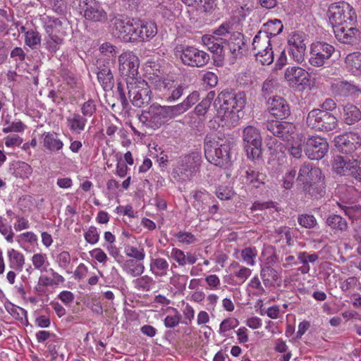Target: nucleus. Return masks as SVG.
I'll list each match as a JSON object with an SVG mask.
<instances>
[{
  "label": "nucleus",
  "mask_w": 361,
  "mask_h": 361,
  "mask_svg": "<svg viewBox=\"0 0 361 361\" xmlns=\"http://www.w3.org/2000/svg\"><path fill=\"white\" fill-rule=\"evenodd\" d=\"M31 262L34 268L39 270L41 273L47 271L49 262L47 254L42 252L35 253L32 256Z\"/></svg>",
  "instance_id": "obj_47"
},
{
  "label": "nucleus",
  "mask_w": 361,
  "mask_h": 361,
  "mask_svg": "<svg viewBox=\"0 0 361 361\" xmlns=\"http://www.w3.org/2000/svg\"><path fill=\"white\" fill-rule=\"evenodd\" d=\"M4 307L7 312L10 314L16 319L21 321L23 322V319H25V320L27 322V312L25 309L18 307L10 302H6L4 304Z\"/></svg>",
  "instance_id": "obj_48"
},
{
  "label": "nucleus",
  "mask_w": 361,
  "mask_h": 361,
  "mask_svg": "<svg viewBox=\"0 0 361 361\" xmlns=\"http://www.w3.org/2000/svg\"><path fill=\"white\" fill-rule=\"evenodd\" d=\"M37 236L32 231L24 232L16 237V241L18 244L22 245L25 243H28L31 245H37Z\"/></svg>",
  "instance_id": "obj_61"
},
{
  "label": "nucleus",
  "mask_w": 361,
  "mask_h": 361,
  "mask_svg": "<svg viewBox=\"0 0 361 361\" xmlns=\"http://www.w3.org/2000/svg\"><path fill=\"white\" fill-rule=\"evenodd\" d=\"M97 110L96 102L94 99H88L81 106V113L83 116L91 117Z\"/></svg>",
  "instance_id": "obj_63"
},
{
  "label": "nucleus",
  "mask_w": 361,
  "mask_h": 361,
  "mask_svg": "<svg viewBox=\"0 0 361 361\" xmlns=\"http://www.w3.org/2000/svg\"><path fill=\"white\" fill-rule=\"evenodd\" d=\"M193 198L192 206L200 213L205 212L207 207H209V204L212 199L211 195L205 190L195 191Z\"/></svg>",
  "instance_id": "obj_33"
},
{
  "label": "nucleus",
  "mask_w": 361,
  "mask_h": 361,
  "mask_svg": "<svg viewBox=\"0 0 361 361\" xmlns=\"http://www.w3.org/2000/svg\"><path fill=\"white\" fill-rule=\"evenodd\" d=\"M203 44L213 54L221 56L223 53L224 40L221 39V36L213 32L212 35H204L202 37Z\"/></svg>",
  "instance_id": "obj_31"
},
{
  "label": "nucleus",
  "mask_w": 361,
  "mask_h": 361,
  "mask_svg": "<svg viewBox=\"0 0 361 361\" xmlns=\"http://www.w3.org/2000/svg\"><path fill=\"white\" fill-rule=\"evenodd\" d=\"M268 109L276 118H286L290 114L287 102L282 97H273L268 100Z\"/></svg>",
  "instance_id": "obj_25"
},
{
  "label": "nucleus",
  "mask_w": 361,
  "mask_h": 361,
  "mask_svg": "<svg viewBox=\"0 0 361 361\" xmlns=\"http://www.w3.org/2000/svg\"><path fill=\"white\" fill-rule=\"evenodd\" d=\"M336 146L342 153L353 152L361 145V140L357 133H349L335 139Z\"/></svg>",
  "instance_id": "obj_21"
},
{
  "label": "nucleus",
  "mask_w": 361,
  "mask_h": 361,
  "mask_svg": "<svg viewBox=\"0 0 361 361\" xmlns=\"http://www.w3.org/2000/svg\"><path fill=\"white\" fill-rule=\"evenodd\" d=\"M252 49L257 61L262 65H270L274 61V51L271 44V39L264 32H259L252 40Z\"/></svg>",
  "instance_id": "obj_10"
},
{
  "label": "nucleus",
  "mask_w": 361,
  "mask_h": 361,
  "mask_svg": "<svg viewBox=\"0 0 361 361\" xmlns=\"http://www.w3.org/2000/svg\"><path fill=\"white\" fill-rule=\"evenodd\" d=\"M267 175L259 169L248 167L242 175L243 183L258 188L265 183Z\"/></svg>",
  "instance_id": "obj_24"
},
{
  "label": "nucleus",
  "mask_w": 361,
  "mask_h": 361,
  "mask_svg": "<svg viewBox=\"0 0 361 361\" xmlns=\"http://www.w3.org/2000/svg\"><path fill=\"white\" fill-rule=\"evenodd\" d=\"M214 33L221 36V39L226 44L233 55L237 56L242 53L244 46L243 35L233 30V25L229 23H222L214 30Z\"/></svg>",
  "instance_id": "obj_9"
},
{
  "label": "nucleus",
  "mask_w": 361,
  "mask_h": 361,
  "mask_svg": "<svg viewBox=\"0 0 361 361\" xmlns=\"http://www.w3.org/2000/svg\"><path fill=\"white\" fill-rule=\"evenodd\" d=\"M43 146L51 152H59L63 147V142L54 132H45L42 134Z\"/></svg>",
  "instance_id": "obj_32"
},
{
  "label": "nucleus",
  "mask_w": 361,
  "mask_h": 361,
  "mask_svg": "<svg viewBox=\"0 0 361 361\" xmlns=\"http://www.w3.org/2000/svg\"><path fill=\"white\" fill-rule=\"evenodd\" d=\"M139 121L147 128L157 130L167 122L162 106L154 103L142 111Z\"/></svg>",
  "instance_id": "obj_11"
},
{
  "label": "nucleus",
  "mask_w": 361,
  "mask_h": 361,
  "mask_svg": "<svg viewBox=\"0 0 361 361\" xmlns=\"http://www.w3.org/2000/svg\"><path fill=\"white\" fill-rule=\"evenodd\" d=\"M304 41V34L293 32L288 40L289 48L306 51V44Z\"/></svg>",
  "instance_id": "obj_52"
},
{
  "label": "nucleus",
  "mask_w": 361,
  "mask_h": 361,
  "mask_svg": "<svg viewBox=\"0 0 361 361\" xmlns=\"http://www.w3.org/2000/svg\"><path fill=\"white\" fill-rule=\"evenodd\" d=\"M246 104L243 92L235 94L228 92H221L214 102L217 116L224 122L222 125L227 126H235L240 118L238 113Z\"/></svg>",
  "instance_id": "obj_1"
},
{
  "label": "nucleus",
  "mask_w": 361,
  "mask_h": 361,
  "mask_svg": "<svg viewBox=\"0 0 361 361\" xmlns=\"http://www.w3.org/2000/svg\"><path fill=\"white\" fill-rule=\"evenodd\" d=\"M230 267L233 269V273L230 275L233 280V285L243 284L251 276L252 271L245 266H241L238 262H233L231 264Z\"/></svg>",
  "instance_id": "obj_27"
},
{
  "label": "nucleus",
  "mask_w": 361,
  "mask_h": 361,
  "mask_svg": "<svg viewBox=\"0 0 361 361\" xmlns=\"http://www.w3.org/2000/svg\"><path fill=\"white\" fill-rule=\"evenodd\" d=\"M149 271L156 277H164L169 271V263L162 257H152L149 263Z\"/></svg>",
  "instance_id": "obj_30"
},
{
  "label": "nucleus",
  "mask_w": 361,
  "mask_h": 361,
  "mask_svg": "<svg viewBox=\"0 0 361 361\" xmlns=\"http://www.w3.org/2000/svg\"><path fill=\"white\" fill-rule=\"evenodd\" d=\"M134 42H149L157 34V27L154 22L151 20H136Z\"/></svg>",
  "instance_id": "obj_19"
},
{
  "label": "nucleus",
  "mask_w": 361,
  "mask_h": 361,
  "mask_svg": "<svg viewBox=\"0 0 361 361\" xmlns=\"http://www.w3.org/2000/svg\"><path fill=\"white\" fill-rule=\"evenodd\" d=\"M128 97L133 106L142 107L149 104L152 91L148 83L141 78L126 82Z\"/></svg>",
  "instance_id": "obj_6"
},
{
  "label": "nucleus",
  "mask_w": 361,
  "mask_h": 361,
  "mask_svg": "<svg viewBox=\"0 0 361 361\" xmlns=\"http://www.w3.org/2000/svg\"><path fill=\"white\" fill-rule=\"evenodd\" d=\"M133 288L138 292H149L155 288V280L148 275L138 276L132 281Z\"/></svg>",
  "instance_id": "obj_34"
},
{
  "label": "nucleus",
  "mask_w": 361,
  "mask_h": 361,
  "mask_svg": "<svg viewBox=\"0 0 361 361\" xmlns=\"http://www.w3.org/2000/svg\"><path fill=\"white\" fill-rule=\"evenodd\" d=\"M188 276L187 275L174 274L169 280V283L178 290L185 289Z\"/></svg>",
  "instance_id": "obj_55"
},
{
  "label": "nucleus",
  "mask_w": 361,
  "mask_h": 361,
  "mask_svg": "<svg viewBox=\"0 0 361 361\" xmlns=\"http://www.w3.org/2000/svg\"><path fill=\"white\" fill-rule=\"evenodd\" d=\"M149 82L159 95L168 102L177 101L183 94L185 86L174 80L159 75L150 76Z\"/></svg>",
  "instance_id": "obj_3"
},
{
  "label": "nucleus",
  "mask_w": 361,
  "mask_h": 361,
  "mask_svg": "<svg viewBox=\"0 0 361 361\" xmlns=\"http://www.w3.org/2000/svg\"><path fill=\"white\" fill-rule=\"evenodd\" d=\"M42 20L47 35H67L68 24L61 19L46 16Z\"/></svg>",
  "instance_id": "obj_22"
},
{
  "label": "nucleus",
  "mask_w": 361,
  "mask_h": 361,
  "mask_svg": "<svg viewBox=\"0 0 361 361\" xmlns=\"http://www.w3.org/2000/svg\"><path fill=\"white\" fill-rule=\"evenodd\" d=\"M302 135H298L290 142H288L286 149L291 156L299 159L302 155Z\"/></svg>",
  "instance_id": "obj_44"
},
{
  "label": "nucleus",
  "mask_w": 361,
  "mask_h": 361,
  "mask_svg": "<svg viewBox=\"0 0 361 361\" xmlns=\"http://www.w3.org/2000/svg\"><path fill=\"white\" fill-rule=\"evenodd\" d=\"M138 261L127 259L123 262V269L128 275L136 277L142 275L145 270V265Z\"/></svg>",
  "instance_id": "obj_39"
},
{
  "label": "nucleus",
  "mask_w": 361,
  "mask_h": 361,
  "mask_svg": "<svg viewBox=\"0 0 361 361\" xmlns=\"http://www.w3.org/2000/svg\"><path fill=\"white\" fill-rule=\"evenodd\" d=\"M15 173L16 176L21 178H27L32 173V169L30 165L25 162H19L15 170Z\"/></svg>",
  "instance_id": "obj_60"
},
{
  "label": "nucleus",
  "mask_w": 361,
  "mask_h": 361,
  "mask_svg": "<svg viewBox=\"0 0 361 361\" xmlns=\"http://www.w3.org/2000/svg\"><path fill=\"white\" fill-rule=\"evenodd\" d=\"M202 157L198 152H192L180 159L173 170V176L180 182L190 180L200 171Z\"/></svg>",
  "instance_id": "obj_4"
},
{
  "label": "nucleus",
  "mask_w": 361,
  "mask_h": 361,
  "mask_svg": "<svg viewBox=\"0 0 361 361\" xmlns=\"http://www.w3.org/2000/svg\"><path fill=\"white\" fill-rule=\"evenodd\" d=\"M239 324V322L237 319L233 317H228L224 319L220 325L219 333L223 336L225 335V333L236 328Z\"/></svg>",
  "instance_id": "obj_58"
},
{
  "label": "nucleus",
  "mask_w": 361,
  "mask_h": 361,
  "mask_svg": "<svg viewBox=\"0 0 361 361\" xmlns=\"http://www.w3.org/2000/svg\"><path fill=\"white\" fill-rule=\"evenodd\" d=\"M267 130L283 140L290 142L300 133H296L295 126L286 121H272L266 124Z\"/></svg>",
  "instance_id": "obj_16"
},
{
  "label": "nucleus",
  "mask_w": 361,
  "mask_h": 361,
  "mask_svg": "<svg viewBox=\"0 0 361 361\" xmlns=\"http://www.w3.org/2000/svg\"><path fill=\"white\" fill-rule=\"evenodd\" d=\"M329 149L326 140L319 136H312L306 141L305 152L312 160H319L324 157Z\"/></svg>",
  "instance_id": "obj_17"
},
{
  "label": "nucleus",
  "mask_w": 361,
  "mask_h": 361,
  "mask_svg": "<svg viewBox=\"0 0 361 361\" xmlns=\"http://www.w3.org/2000/svg\"><path fill=\"white\" fill-rule=\"evenodd\" d=\"M240 253L242 261L248 266L255 265V259L257 256V250L255 247H246L242 250H236L235 255Z\"/></svg>",
  "instance_id": "obj_46"
},
{
  "label": "nucleus",
  "mask_w": 361,
  "mask_h": 361,
  "mask_svg": "<svg viewBox=\"0 0 361 361\" xmlns=\"http://www.w3.org/2000/svg\"><path fill=\"white\" fill-rule=\"evenodd\" d=\"M233 145V142L228 139L207 135L204 139L205 156L214 165L224 166L231 161L230 151Z\"/></svg>",
  "instance_id": "obj_2"
},
{
  "label": "nucleus",
  "mask_w": 361,
  "mask_h": 361,
  "mask_svg": "<svg viewBox=\"0 0 361 361\" xmlns=\"http://www.w3.org/2000/svg\"><path fill=\"white\" fill-rule=\"evenodd\" d=\"M55 262L58 267L66 271L67 274L73 273L71 264V257L68 251H62L56 255Z\"/></svg>",
  "instance_id": "obj_42"
},
{
  "label": "nucleus",
  "mask_w": 361,
  "mask_h": 361,
  "mask_svg": "<svg viewBox=\"0 0 361 361\" xmlns=\"http://www.w3.org/2000/svg\"><path fill=\"white\" fill-rule=\"evenodd\" d=\"M99 231L94 226H90L84 233V238L87 243L95 245L99 240Z\"/></svg>",
  "instance_id": "obj_62"
},
{
  "label": "nucleus",
  "mask_w": 361,
  "mask_h": 361,
  "mask_svg": "<svg viewBox=\"0 0 361 361\" xmlns=\"http://www.w3.org/2000/svg\"><path fill=\"white\" fill-rule=\"evenodd\" d=\"M79 6L81 13L87 20L102 23L107 20L106 12L96 0H79Z\"/></svg>",
  "instance_id": "obj_14"
},
{
  "label": "nucleus",
  "mask_w": 361,
  "mask_h": 361,
  "mask_svg": "<svg viewBox=\"0 0 361 361\" xmlns=\"http://www.w3.org/2000/svg\"><path fill=\"white\" fill-rule=\"evenodd\" d=\"M118 71L122 76L126 77V82L132 79H138L140 61L132 51H125L118 56Z\"/></svg>",
  "instance_id": "obj_13"
},
{
  "label": "nucleus",
  "mask_w": 361,
  "mask_h": 361,
  "mask_svg": "<svg viewBox=\"0 0 361 361\" xmlns=\"http://www.w3.org/2000/svg\"><path fill=\"white\" fill-rule=\"evenodd\" d=\"M260 277L265 287L280 285L281 277L279 271L270 266H261Z\"/></svg>",
  "instance_id": "obj_28"
},
{
  "label": "nucleus",
  "mask_w": 361,
  "mask_h": 361,
  "mask_svg": "<svg viewBox=\"0 0 361 361\" xmlns=\"http://www.w3.org/2000/svg\"><path fill=\"white\" fill-rule=\"evenodd\" d=\"M169 311L171 312L164 319V325L166 328H173L178 325L180 321V314L177 309L169 307Z\"/></svg>",
  "instance_id": "obj_54"
},
{
  "label": "nucleus",
  "mask_w": 361,
  "mask_h": 361,
  "mask_svg": "<svg viewBox=\"0 0 361 361\" xmlns=\"http://www.w3.org/2000/svg\"><path fill=\"white\" fill-rule=\"evenodd\" d=\"M343 118L348 125H353L361 119V111L353 104H347L343 106Z\"/></svg>",
  "instance_id": "obj_36"
},
{
  "label": "nucleus",
  "mask_w": 361,
  "mask_h": 361,
  "mask_svg": "<svg viewBox=\"0 0 361 361\" xmlns=\"http://www.w3.org/2000/svg\"><path fill=\"white\" fill-rule=\"evenodd\" d=\"M333 92L340 97L357 95L360 90L357 86L348 81H339L332 85Z\"/></svg>",
  "instance_id": "obj_29"
},
{
  "label": "nucleus",
  "mask_w": 361,
  "mask_h": 361,
  "mask_svg": "<svg viewBox=\"0 0 361 361\" xmlns=\"http://www.w3.org/2000/svg\"><path fill=\"white\" fill-rule=\"evenodd\" d=\"M126 255L128 257L134 258L137 261H142L145 258L144 248H138L132 245H126L124 249Z\"/></svg>",
  "instance_id": "obj_56"
},
{
  "label": "nucleus",
  "mask_w": 361,
  "mask_h": 361,
  "mask_svg": "<svg viewBox=\"0 0 361 361\" xmlns=\"http://www.w3.org/2000/svg\"><path fill=\"white\" fill-rule=\"evenodd\" d=\"M306 123L312 129L331 131L337 128L338 119L329 111L314 109L308 113Z\"/></svg>",
  "instance_id": "obj_8"
},
{
  "label": "nucleus",
  "mask_w": 361,
  "mask_h": 361,
  "mask_svg": "<svg viewBox=\"0 0 361 361\" xmlns=\"http://www.w3.org/2000/svg\"><path fill=\"white\" fill-rule=\"evenodd\" d=\"M334 51V47L325 42H313L310 50V64L317 68L324 66Z\"/></svg>",
  "instance_id": "obj_12"
},
{
  "label": "nucleus",
  "mask_w": 361,
  "mask_h": 361,
  "mask_svg": "<svg viewBox=\"0 0 361 361\" xmlns=\"http://www.w3.org/2000/svg\"><path fill=\"white\" fill-rule=\"evenodd\" d=\"M40 42L41 36L36 30H30L25 32V42L31 49H35Z\"/></svg>",
  "instance_id": "obj_57"
},
{
  "label": "nucleus",
  "mask_w": 361,
  "mask_h": 361,
  "mask_svg": "<svg viewBox=\"0 0 361 361\" xmlns=\"http://www.w3.org/2000/svg\"><path fill=\"white\" fill-rule=\"evenodd\" d=\"M87 118L80 114L75 113L67 118L69 128L75 133H80L85 130Z\"/></svg>",
  "instance_id": "obj_40"
},
{
  "label": "nucleus",
  "mask_w": 361,
  "mask_h": 361,
  "mask_svg": "<svg viewBox=\"0 0 361 361\" xmlns=\"http://www.w3.org/2000/svg\"><path fill=\"white\" fill-rule=\"evenodd\" d=\"M216 0H182V1L189 6H199L206 13L214 11L216 6Z\"/></svg>",
  "instance_id": "obj_50"
},
{
  "label": "nucleus",
  "mask_w": 361,
  "mask_h": 361,
  "mask_svg": "<svg viewBox=\"0 0 361 361\" xmlns=\"http://www.w3.org/2000/svg\"><path fill=\"white\" fill-rule=\"evenodd\" d=\"M361 165V159H350L346 157L336 156L334 158L332 167L334 172L343 176L355 177L357 167Z\"/></svg>",
  "instance_id": "obj_18"
},
{
  "label": "nucleus",
  "mask_w": 361,
  "mask_h": 361,
  "mask_svg": "<svg viewBox=\"0 0 361 361\" xmlns=\"http://www.w3.org/2000/svg\"><path fill=\"white\" fill-rule=\"evenodd\" d=\"M309 73L304 68L298 66H290L285 71V79L291 87H298L308 84Z\"/></svg>",
  "instance_id": "obj_20"
},
{
  "label": "nucleus",
  "mask_w": 361,
  "mask_h": 361,
  "mask_svg": "<svg viewBox=\"0 0 361 361\" xmlns=\"http://www.w3.org/2000/svg\"><path fill=\"white\" fill-rule=\"evenodd\" d=\"M0 233L5 237L8 243L13 242L14 233L11 226L6 224V219L2 216H0Z\"/></svg>",
  "instance_id": "obj_59"
},
{
  "label": "nucleus",
  "mask_w": 361,
  "mask_h": 361,
  "mask_svg": "<svg viewBox=\"0 0 361 361\" xmlns=\"http://www.w3.org/2000/svg\"><path fill=\"white\" fill-rule=\"evenodd\" d=\"M243 138L245 145L262 146L261 134L259 130L252 126H247L243 129Z\"/></svg>",
  "instance_id": "obj_35"
},
{
  "label": "nucleus",
  "mask_w": 361,
  "mask_h": 361,
  "mask_svg": "<svg viewBox=\"0 0 361 361\" xmlns=\"http://www.w3.org/2000/svg\"><path fill=\"white\" fill-rule=\"evenodd\" d=\"M328 15L333 29L343 24L353 25L357 18L353 8L345 1L332 4L329 8Z\"/></svg>",
  "instance_id": "obj_5"
},
{
  "label": "nucleus",
  "mask_w": 361,
  "mask_h": 361,
  "mask_svg": "<svg viewBox=\"0 0 361 361\" xmlns=\"http://www.w3.org/2000/svg\"><path fill=\"white\" fill-rule=\"evenodd\" d=\"M97 79L104 90H111L114 87V77L109 66L104 65L99 68Z\"/></svg>",
  "instance_id": "obj_37"
},
{
  "label": "nucleus",
  "mask_w": 361,
  "mask_h": 361,
  "mask_svg": "<svg viewBox=\"0 0 361 361\" xmlns=\"http://www.w3.org/2000/svg\"><path fill=\"white\" fill-rule=\"evenodd\" d=\"M10 267L18 271H21L25 264V257L23 253L13 248L7 251Z\"/></svg>",
  "instance_id": "obj_38"
},
{
  "label": "nucleus",
  "mask_w": 361,
  "mask_h": 361,
  "mask_svg": "<svg viewBox=\"0 0 361 361\" xmlns=\"http://www.w3.org/2000/svg\"><path fill=\"white\" fill-rule=\"evenodd\" d=\"M283 24L280 20L274 19L268 21L264 25V30L259 31L264 32L267 37L271 39V37L276 36L283 31Z\"/></svg>",
  "instance_id": "obj_43"
},
{
  "label": "nucleus",
  "mask_w": 361,
  "mask_h": 361,
  "mask_svg": "<svg viewBox=\"0 0 361 361\" xmlns=\"http://www.w3.org/2000/svg\"><path fill=\"white\" fill-rule=\"evenodd\" d=\"M322 171L311 163H304L300 168L297 181L302 183L304 185L321 179Z\"/></svg>",
  "instance_id": "obj_23"
},
{
  "label": "nucleus",
  "mask_w": 361,
  "mask_h": 361,
  "mask_svg": "<svg viewBox=\"0 0 361 361\" xmlns=\"http://www.w3.org/2000/svg\"><path fill=\"white\" fill-rule=\"evenodd\" d=\"M136 20L135 18H115L113 23V34L123 42H134Z\"/></svg>",
  "instance_id": "obj_15"
},
{
  "label": "nucleus",
  "mask_w": 361,
  "mask_h": 361,
  "mask_svg": "<svg viewBox=\"0 0 361 361\" xmlns=\"http://www.w3.org/2000/svg\"><path fill=\"white\" fill-rule=\"evenodd\" d=\"M303 189L306 193H308L312 197L315 198L322 197L325 193L322 176H321V179L319 180L303 185Z\"/></svg>",
  "instance_id": "obj_41"
},
{
  "label": "nucleus",
  "mask_w": 361,
  "mask_h": 361,
  "mask_svg": "<svg viewBox=\"0 0 361 361\" xmlns=\"http://www.w3.org/2000/svg\"><path fill=\"white\" fill-rule=\"evenodd\" d=\"M66 35H47L45 42V47L49 51L55 53L59 49L63 42V37Z\"/></svg>",
  "instance_id": "obj_49"
},
{
  "label": "nucleus",
  "mask_w": 361,
  "mask_h": 361,
  "mask_svg": "<svg viewBox=\"0 0 361 361\" xmlns=\"http://www.w3.org/2000/svg\"><path fill=\"white\" fill-rule=\"evenodd\" d=\"M326 224L334 230L345 231L348 223L342 216L337 214L329 216L326 219Z\"/></svg>",
  "instance_id": "obj_51"
},
{
  "label": "nucleus",
  "mask_w": 361,
  "mask_h": 361,
  "mask_svg": "<svg viewBox=\"0 0 361 361\" xmlns=\"http://www.w3.org/2000/svg\"><path fill=\"white\" fill-rule=\"evenodd\" d=\"M345 62L347 68L353 73H361V52H353L348 54Z\"/></svg>",
  "instance_id": "obj_45"
},
{
  "label": "nucleus",
  "mask_w": 361,
  "mask_h": 361,
  "mask_svg": "<svg viewBox=\"0 0 361 361\" xmlns=\"http://www.w3.org/2000/svg\"><path fill=\"white\" fill-rule=\"evenodd\" d=\"M166 121L180 116L186 111L182 103L173 106H162Z\"/></svg>",
  "instance_id": "obj_53"
},
{
  "label": "nucleus",
  "mask_w": 361,
  "mask_h": 361,
  "mask_svg": "<svg viewBox=\"0 0 361 361\" xmlns=\"http://www.w3.org/2000/svg\"><path fill=\"white\" fill-rule=\"evenodd\" d=\"M174 54L180 57L185 65L192 67H203L210 59L207 53L192 46L177 45Z\"/></svg>",
  "instance_id": "obj_7"
},
{
  "label": "nucleus",
  "mask_w": 361,
  "mask_h": 361,
  "mask_svg": "<svg viewBox=\"0 0 361 361\" xmlns=\"http://www.w3.org/2000/svg\"><path fill=\"white\" fill-rule=\"evenodd\" d=\"M298 221L300 226L306 228H312L317 224V220L314 216L310 214H302L298 216Z\"/></svg>",
  "instance_id": "obj_64"
},
{
  "label": "nucleus",
  "mask_w": 361,
  "mask_h": 361,
  "mask_svg": "<svg viewBox=\"0 0 361 361\" xmlns=\"http://www.w3.org/2000/svg\"><path fill=\"white\" fill-rule=\"evenodd\" d=\"M336 38L345 44H353L357 40L358 30L353 25H345L335 26L333 29Z\"/></svg>",
  "instance_id": "obj_26"
}]
</instances>
